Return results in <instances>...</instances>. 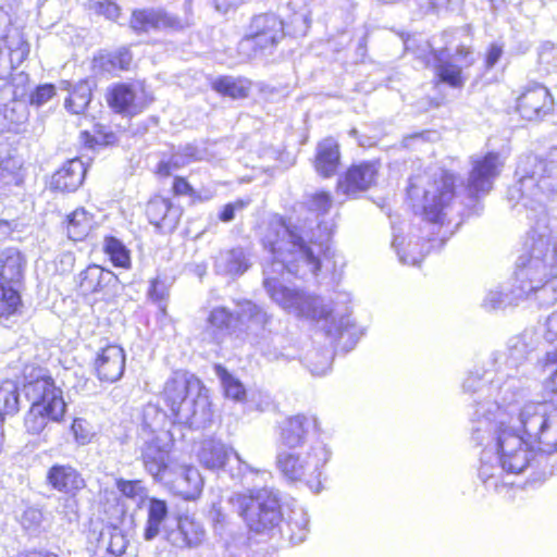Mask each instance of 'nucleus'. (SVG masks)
I'll return each instance as SVG.
<instances>
[{"label": "nucleus", "mask_w": 557, "mask_h": 557, "mask_svg": "<svg viewBox=\"0 0 557 557\" xmlns=\"http://www.w3.org/2000/svg\"><path fill=\"white\" fill-rule=\"evenodd\" d=\"M497 408L495 419L485 418L475 409L472 441L484 446L480 456L479 478L486 486L498 491L503 473H520L533 457L534 444L544 453L557 450V407L550 401H529L516 410L511 401Z\"/></svg>", "instance_id": "f257e3e1"}, {"label": "nucleus", "mask_w": 557, "mask_h": 557, "mask_svg": "<svg viewBox=\"0 0 557 557\" xmlns=\"http://www.w3.org/2000/svg\"><path fill=\"white\" fill-rule=\"evenodd\" d=\"M334 223L318 221L272 224L264 246L272 253L271 263L263 269V288L271 300L284 311L310 320L327 319L333 309L318 296L284 281L285 272L299 277L318 275L325 262L336 258L331 248Z\"/></svg>", "instance_id": "f03ea898"}, {"label": "nucleus", "mask_w": 557, "mask_h": 557, "mask_svg": "<svg viewBox=\"0 0 557 557\" xmlns=\"http://www.w3.org/2000/svg\"><path fill=\"white\" fill-rule=\"evenodd\" d=\"M557 173V147L552 148L545 158L530 154L519 161L516 174L518 182L508 189V200L513 206L521 205L534 215L535 224L529 233V252L536 246H545L550 256L548 260L557 261V219L548 216L545 206L556 190L553 175Z\"/></svg>", "instance_id": "7ed1b4c3"}, {"label": "nucleus", "mask_w": 557, "mask_h": 557, "mask_svg": "<svg viewBox=\"0 0 557 557\" xmlns=\"http://www.w3.org/2000/svg\"><path fill=\"white\" fill-rule=\"evenodd\" d=\"M162 399L177 423L200 429L211 421L212 410L208 389L191 373L174 372L164 384Z\"/></svg>", "instance_id": "20e7f679"}, {"label": "nucleus", "mask_w": 557, "mask_h": 557, "mask_svg": "<svg viewBox=\"0 0 557 557\" xmlns=\"http://www.w3.org/2000/svg\"><path fill=\"white\" fill-rule=\"evenodd\" d=\"M24 375V391L32 401L24 424L28 433L40 434L49 422H59L63 418L66 408L63 392L40 368L25 367Z\"/></svg>", "instance_id": "39448f33"}, {"label": "nucleus", "mask_w": 557, "mask_h": 557, "mask_svg": "<svg viewBox=\"0 0 557 557\" xmlns=\"http://www.w3.org/2000/svg\"><path fill=\"white\" fill-rule=\"evenodd\" d=\"M455 182L456 177L444 170L411 177L407 193L413 210L426 221L442 224L455 197Z\"/></svg>", "instance_id": "423d86ee"}, {"label": "nucleus", "mask_w": 557, "mask_h": 557, "mask_svg": "<svg viewBox=\"0 0 557 557\" xmlns=\"http://www.w3.org/2000/svg\"><path fill=\"white\" fill-rule=\"evenodd\" d=\"M144 432L147 437L141 447V460L154 480L162 481L166 474L173 436L169 426L172 422L164 411L154 405L144 409Z\"/></svg>", "instance_id": "0eeeda50"}, {"label": "nucleus", "mask_w": 557, "mask_h": 557, "mask_svg": "<svg viewBox=\"0 0 557 557\" xmlns=\"http://www.w3.org/2000/svg\"><path fill=\"white\" fill-rule=\"evenodd\" d=\"M331 458V450L322 442L313 443L301 451H280L276 465L289 481L305 482L309 488L319 493L321 490L322 469Z\"/></svg>", "instance_id": "6e6552de"}, {"label": "nucleus", "mask_w": 557, "mask_h": 557, "mask_svg": "<svg viewBox=\"0 0 557 557\" xmlns=\"http://www.w3.org/2000/svg\"><path fill=\"white\" fill-rule=\"evenodd\" d=\"M550 256L545 246H536L533 253L521 256L518 260L520 282L532 286V295L544 302L557 301V261L548 260Z\"/></svg>", "instance_id": "1a4fd4ad"}, {"label": "nucleus", "mask_w": 557, "mask_h": 557, "mask_svg": "<svg viewBox=\"0 0 557 557\" xmlns=\"http://www.w3.org/2000/svg\"><path fill=\"white\" fill-rule=\"evenodd\" d=\"M230 503L256 533L273 529L282 521L278 496L272 490L251 491L249 495L235 494Z\"/></svg>", "instance_id": "9d476101"}, {"label": "nucleus", "mask_w": 557, "mask_h": 557, "mask_svg": "<svg viewBox=\"0 0 557 557\" xmlns=\"http://www.w3.org/2000/svg\"><path fill=\"white\" fill-rule=\"evenodd\" d=\"M487 366L488 368H478L475 371L470 372L462 383L463 392L475 396L472 405L471 431L473 430V419L476 408H480L485 418L495 419L497 408L492 407L491 412L488 408L492 404L500 405V403L498 400L490 401L486 399L491 396V392L496 391L498 394H506L515 387V384H509L505 379L503 369L493 367L490 360L487 361ZM502 405H504L503 400Z\"/></svg>", "instance_id": "9b49d317"}, {"label": "nucleus", "mask_w": 557, "mask_h": 557, "mask_svg": "<svg viewBox=\"0 0 557 557\" xmlns=\"http://www.w3.org/2000/svg\"><path fill=\"white\" fill-rule=\"evenodd\" d=\"M231 456L234 457V460L237 463L236 469H234L233 466H230L226 470L232 479H242L243 484L249 485V476H263L267 474L265 472L252 469L240 458L237 451L232 447L226 446L221 441L212 438L205 440L198 451V460L200 465L209 470H220L226 467V462L230 460Z\"/></svg>", "instance_id": "f8f14e48"}, {"label": "nucleus", "mask_w": 557, "mask_h": 557, "mask_svg": "<svg viewBox=\"0 0 557 557\" xmlns=\"http://www.w3.org/2000/svg\"><path fill=\"white\" fill-rule=\"evenodd\" d=\"M540 344V336L533 329H527L521 334L513 336L508 342L507 352H495L490 359L493 367L503 369L505 379L509 384H515L518 367L527 360Z\"/></svg>", "instance_id": "ddd939ff"}, {"label": "nucleus", "mask_w": 557, "mask_h": 557, "mask_svg": "<svg viewBox=\"0 0 557 557\" xmlns=\"http://www.w3.org/2000/svg\"><path fill=\"white\" fill-rule=\"evenodd\" d=\"M285 37L284 22L274 13L256 15L249 25L242 47L257 46L261 50L275 47Z\"/></svg>", "instance_id": "4468645a"}, {"label": "nucleus", "mask_w": 557, "mask_h": 557, "mask_svg": "<svg viewBox=\"0 0 557 557\" xmlns=\"http://www.w3.org/2000/svg\"><path fill=\"white\" fill-rule=\"evenodd\" d=\"M503 162L496 152L472 159L467 190L471 197L487 194L493 188L495 178L499 175Z\"/></svg>", "instance_id": "2eb2a0df"}, {"label": "nucleus", "mask_w": 557, "mask_h": 557, "mask_svg": "<svg viewBox=\"0 0 557 557\" xmlns=\"http://www.w3.org/2000/svg\"><path fill=\"white\" fill-rule=\"evenodd\" d=\"M29 53V45L15 28H8L0 37V79L7 78Z\"/></svg>", "instance_id": "dca6fc26"}, {"label": "nucleus", "mask_w": 557, "mask_h": 557, "mask_svg": "<svg viewBox=\"0 0 557 557\" xmlns=\"http://www.w3.org/2000/svg\"><path fill=\"white\" fill-rule=\"evenodd\" d=\"M553 107L554 100L549 90L537 83L525 86L517 100L520 115L529 121L542 119L553 110Z\"/></svg>", "instance_id": "f3484780"}, {"label": "nucleus", "mask_w": 557, "mask_h": 557, "mask_svg": "<svg viewBox=\"0 0 557 557\" xmlns=\"http://www.w3.org/2000/svg\"><path fill=\"white\" fill-rule=\"evenodd\" d=\"M531 296L532 286L520 282L517 269L512 283L508 286L502 285L490 289L482 301V307L488 311L500 310L508 306H517L521 300Z\"/></svg>", "instance_id": "a211bd4d"}, {"label": "nucleus", "mask_w": 557, "mask_h": 557, "mask_svg": "<svg viewBox=\"0 0 557 557\" xmlns=\"http://www.w3.org/2000/svg\"><path fill=\"white\" fill-rule=\"evenodd\" d=\"M471 54L472 52L469 48L465 46L459 47L456 57L463 59V62L461 65H458L446 59V50L434 51V69L438 79L454 88L462 87L466 78L462 75L461 67H468L473 64L474 60Z\"/></svg>", "instance_id": "6ab92c4d"}, {"label": "nucleus", "mask_w": 557, "mask_h": 557, "mask_svg": "<svg viewBox=\"0 0 557 557\" xmlns=\"http://www.w3.org/2000/svg\"><path fill=\"white\" fill-rule=\"evenodd\" d=\"M108 102L117 113L135 115L147 107L149 100L141 88L117 84L110 89Z\"/></svg>", "instance_id": "aec40b11"}, {"label": "nucleus", "mask_w": 557, "mask_h": 557, "mask_svg": "<svg viewBox=\"0 0 557 557\" xmlns=\"http://www.w3.org/2000/svg\"><path fill=\"white\" fill-rule=\"evenodd\" d=\"M379 164L362 162L350 166L344 176L338 180L337 188L341 193L355 197L357 194L370 188L377 176Z\"/></svg>", "instance_id": "412c9836"}, {"label": "nucleus", "mask_w": 557, "mask_h": 557, "mask_svg": "<svg viewBox=\"0 0 557 557\" xmlns=\"http://www.w3.org/2000/svg\"><path fill=\"white\" fill-rule=\"evenodd\" d=\"M191 24L187 16L181 20L162 10H139L133 13L131 26L137 32L151 29H183Z\"/></svg>", "instance_id": "4be33fe9"}, {"label": "nucleus", "mask_w": 557, "mask_h": 557, "mask_svg": "<svg viewBox=\"0 0 557 557\" xmlns=\"http://www.w3.org/2000/svg\"><path fill=\"white\" fill-rule=\"evenodd\" d=\"M95 369L100 381L116 382L125 369V352L121 346L108 345L95 359Z\"/></svg>", "instance_id": "5701e85b"}, {"label": "nucleus", "mask_w": 557, "mask_h": 557, "mask_svg": "<svg viewBox=\"0 0 557 557\" xmlns=\"http://www.w3.org/2000/svg\"><path fill=\"white\" fill-rule=\"evenodd\" d=\"M319 425L313 416L296 414L285 419L281 425L280 441L289 448L302 445L309 433Z\"/></svg>", "instance_id": "b1692460"}, {"label": "nucleus", "mask_w": 557, "mask_h": 557, "mask_svg": "<svg viewBox=\"0 0 557 557\" xmlns=\"http://www.w3.org/2000/svg\"><path fill=\"white\" fill-rule=\"evenodd\" d=\"M47 480L54 490L73 496L86 486L84 478L71 466H52Z\"/></svg>", "instance_id": "393cba45"}, {"label": "nucleus", "mask_w": 557, "mask_h": 557, "mask_svg": "<svg viewBox=\"0 0 557 557\" xmlns=\"http://www.w3.org/2000/svg\"><path fill=\"white\" fill-rule=\"evenodd\" d=\"M116 283L117 277L113 272L96 264L87 267L78 275V287L84 295L101 293Z\"/></svg>", "instance_id": "a878e982"}, {"label": "nucleus", "mask_w": 557, "mask_h": 557, "mask_svg": "<svg viewBox=\"0 0 557 557\" xmlns=\"http://www.w3.org/2000/svg\"><path fill=\"white\" fill-rule=\"evenodd\" d=\"M86 174V168L78 158L69 160L52 176L51 185L61 191H74L83 183Z\"/></svg>", "instance_id": "bb28decb"}, {"label": "nucleus", "mask_w": 557, "mask_h": 557, "mask_svg": "<svg viewBox=\"0 0 557 557\" xmlns=\"http://www.w3.org/2000/svg\"><path fill=\"white\" fill-rule=\"evenodd\" d=\"M339 147L334 138L327 137L318 144L314 165L320 175L324 177L334 175L339 165Z\"/></svg>", "instance_id": "cd10ccee"}, {"label": "nucleus", "mask_w": 557, "mask_h": 557, "mask_svg": "<svg viewBox=\"0 0 557 557\" xmlns=\"http://www.w3.org/2000/svg\"><path fill=\"white\" fill-rule=\"evenodd\" d=\"M146 214L151 224L172 228L178 221L180 211L172 207L169 199L157 196L147 203Z\"/></svg>", "instance_id": "c85d7f7f"}, {"label": "nucleus", "mask_w": 557, "mask_h": 557, "mask_svg": "<svg viewBox=\"0 0 557 557\" xmlns=\"http://www.w3.org/2000/svg\"><path fill=\"white\" fill-rule=\"evenodd\" d=\"M219 274L242 275L250 267L249 256L244 248L237 247L220 252L214 263Z\"/></svg>", "instance_id": "c756f323"}, {"label": "nucleus", "mask_w": 557, "mask_h": 557, "mask_svg": "<svg viewBox=\"0 0 557 557\" xmlns=\"http://www.w3.org/2000/svg\"><path fill=\"white\" fill-rule=\"evenodd\" d=\"M203 487V480L197 468L181 466L177 476L173 481L175 493L185 499H196Z\"/></svg>", "instance_id": "7c9ffc66"}, {"label": "nucleus", "mask_w": 557, "mask_h": 557, "mask_svg": "<svg viewBox=\"0 0 557 557\" xmlns=\"http://www.w3.org/2000/svg\"><path fill=\"white\" fill-rule=\"evenodd\" d=\"M25 260L16 248H7L0 253V281L17 285L24 272Z\"/></svg>", "instance_id": "2f4dec72"}, {"label": "nucleus", "mask_w": 557, "mask_h": 557, "mask_svg": "<svg viewBox=\"0 0 557 557\" xmlns=\"http://www.w3.org/2000/svg\"><path fill=\"white\" fill-rule=\"evenodd\" d=\"M393 248L396 250L399 261L404 264L417 265L426 253V243H420L410 238L406 243V237L401 236L394 228Z\"/></svg>", "instance_id": "473e14b6"}, {"label": "nucleus", "mask_w": 557, "mask_h": 557, "mask_svg": "<svg viewBox=\"0 0 557 557\" xmlns=\"http://www.w3.org/2000/svg\"><path fill=\"white\" fill-rule=\"evenodd\" d=\"M62 89L69 90L70 96L65 99V108L74 113L82 114L91 100V87L87 81H81L73 86L67 81L60 83Z\"/></svg>", "instance_id": "72a5a7b5"}, {"label": "nucleus", "mask_w": 557, "mask_h": 557, "mask_svg": "<svg viewBox=\"0 0 557 557\" xmlns=\"http://www.w3.org/2000/svg\"><path fill=\"white\" fill-rule=\"evenodd\" d=\"M169 516L168 505L164 500L150 498L147 507V523L144 530V537L151 541L157 537Z\"/></svg>", "instance_id": "f704fd0d"}, {"label": "nucleus", "mask_w": 557, "mask_h": 557, "mask_svg": "<svg viewBox=\"0 0 557 557\" xmlns=\"http://www.w3.org/2000/svg\"><path fill=\"white\" fill-rule=\"evenodd\" d=\"M127 544L128 541L125 534L115 525L104 527L98 537V548L115 557L125 553Z\"/></svg>", "instance_id": "c9c22d12"}, {"label": "nucleus", "mask_w": 557, "mask_h": 557, "mask_svg": "<svg viewBox=\"0 0 557 557\" xmlns=\"http://www.w3.org/2000/svg\"><path fill=\"white\" fill-rule=\"evenodd\" d=\"M211 86L223 96L240 99L248 96L251 83L243 77L222 76L214 79Z\"/></svg>", "instance_id": "e433bc0d"}, {"label": "nucleus", "mask_w": 557, "mask_h": 557, "mask_svg": "<svg viewBox=\"0 0 557 557\" xmlns=\"http://www.w3.org/2000/svg\"><path fill=\"white\" fill-rule=\"evenodd\" d=\"M94 218L84 208L74 210L67 216V236L72 240H82L92 227Z\"/></svg>", "instance_id": "4c0bfd02"}, {"label": "nucleus", "mask_w": 557, "mask_h": 557, "mask_svg": "<svg viewBox=\"0 0 557 557\" xmlns=\"http://www.w3.org/2000/svg\"><path fill=\"white\" fill-rule=\"evenodd\" d=\"M214 373L219 377L224 395L227 398L237 403H244L247 400L246 388L237 377L220 364L214 367Z\"/></svg>", "instance_id": "58836bf2"}, {"label": "nucleus", "mask_w": 557, "mask_h": 557, "mask_svg": "<svg viewBox=\"0 0 557 557\" xmlns=\"http://www.w3.org/2000/svg\"><path fill=\"white\" fill-rule=\"evenodd\" d=\"M309 518L302 508L293 509L286 521L289 540L294 544L305 541L308 531Z\"/></svg>", "instance_id": "ea45409f"}, {"label": "nucleus", "mask_w": 557, "mask_h": 557, "mask_svg": "<svg viewBox=\"0 0 557 557\" xmlns=\"http://www.w3.org/2000/svg\"><path fill=\"white\" fill-rule=\"evenodd\" d=\"M309 518L302 508L293 509L286 521L289 540L294 544L305 541L308 531Z\"/></svg>", "instance_id": "a19ab883"}, {"label": "nucleus", "mask_w": 557, "mask_h": 557, "mask_svg": "<svg viewBox=\"0 0 557 557\" xmlns=\"http://www.w3.org/2000/svg\"><path fill=\"white\" fill-rule=\"evenodd\" d=\"M18 411V388L15 382L4 381L0 384V421L4 416Z\"/></svg>", "instance_id": "79ce46f5"}, {"label": "nucleus", "mask_w": 557, "mask_h": 557, "mask_svg": "<svg viewBox=\"0 0 557 557\" xmlns=\"http://www.w3.org/2000/svg\"><path fill=\"white\" fill-rule=\"evenodd\" d=\"M21 305V297L15 286L0 281V319L13 315Z\"/></svg>", "instance_id": "37998d69"}, {"label": "nucleus", "mask_w": 557, "mask_h": 557, "mask_svg": "<svg viewBox=\"0 0 557 557\" xmlns=\"http://www.w3.org/2000/svg\"><path fill=\"white\" fill-rule=\"evenodd\" d=\"M177 530L183 535L184 543L188 546L198 545L205 534L202 525L188 516H183L177 519Z\"/></svg>", "instance_id": "c03bdc74"}, {"label": "nucleus", "mask_w": 557, "mask_h": 557, "mask_svg": "<svg viewBox=\"0 0 557 557\" xmlns=\"http://www.w3.org/2000/svg\"><path fill=\"white\" fill-rule=\"evenodd\" d=\"M103 250L115 267L128 268L131 264L129 251L124 244L115 237L104 239Z\"/></svg>", "instance_id": "a18cd8bd"}, {"label": "nucleus", "mask_w": 557, "mask_h": 557, "mask_svg": "<svg viewBox=\"0 0 557 557\" xmlns=\"http://www.w3.org/2000/svg\"><path fill=\"white\" fill-rule=\"evenodd\" d=\"M21 168L20 162L14 158L0 159V193L12 184L17 185L20 183L18 170Z\"/></svg>", "instance_id": "49530a36"}, {"label": "nucleus", "mask_w": 557, "mask_h": 557, "mask_svg": "<svg viewBox=\"0 0 557 557\" xmlns=\"http://www.w3.org/2000/svg\"><path fill=\"white\" fill-rule=\"evenodd\" d=\"M238 317L240 320H247L261 327H264L270 320V317L262 308L249 300L239 304Z\"/></svg>", "instance_id": "de8ad7c7"}, {"label": "nucleus", "mask_w": 557, "mask_h": 557, "mask_svg": "<svg viewBox=\"0 0 557 557\" xmlns=\"http://www.w3.org/2000/svg\"><path fill=\"white\" fill-rule=\"evenodd\" d=\"M233 321V314L224 307L214 308L208 318L209 327L212 329L214 337L219 339V335L230 329Z\"/></svg>", "instance_id": "09e8293b"}, {"label": "nucleus", "mask_w": 557, "mask_h": 557, "mask_svg": "<svg viewBox=\"0 0 557 557\" xmlns=\"http://www.w3.org/2000/svg\"><path fill=\"white\" fill-rule=\"evenodd\" d=\"M332 203V197L329 193L318 191L311 195L308 201V207L311 212L317 214V219H319L321 215H324L330 211Z\"/></svg>", "instance_id": "8fccbe9b"}, {"label": "nucleus", "mask_w": 557, "mask_h": 557, "mask_svg": "<svg viewBox=\"0 0 557 557\" xmlns=\"http://www.w3.org/2000/svg\"><path fill=\"white\" fill-rule=\"evenodd\" d=\"M332 357L330 352L315 354L308 357V368L313 375H324L331 367Z\"/></svg>", "instance_id": "3c124183"}, {"label": "nucleus", "mask_w": 557, "mask_h": 557, "mask_svg": "<svg viewBox=\"0 0 557 557\" xmlns=\"http://www.w3.org/2000/svg\"><path fill=\"white\" fill-rule=\"evenodd\" d=\"M169 296V285L162 281L160 277H157L151 282V286L149 289V297L158 302L159 308L164 312L165 311V299Z\"/></svg>", "instance_id": "603ef678"}, {"label": "nucleus", "mask_w": 557, "mask_h": 557, "mask_svg": "<svg viewBox=\"0 0 557 557\" xmlns=\"http://www.w3.org/2000/svg\"><path fill=\"white\" fill-rule=\"evenodd\" d=\"M116 488L128 498H139L145 496V488L140 481H126L123 479L116 480Z\"/></svg>", "instance_id": "864d4df0"}, {"label": "nucleus", "mask_w": 557, "mask_h": 557, "mask_svg": "<svg viewBox=\"0 0 557 557\" xmlns=\"http://www.w3.org/2000/svg\"><path fill=\"white\" fill-rule=\"evenodd\" d=\"M22 527L30 532H36L42 522V512L34 507H28L21 516Z\"/></svg>", "instance_id": "5fc2aeb1"}, {"label": "nucleus", "mask_w": 557, "mask_h": 557, "mask_svg": "<svg viewBox=\"0 0 557 557\" xmlns=\"http://www.w3.org/2000/svg\"><path fill=\"white\" fill-rule=\"evenodd\" d=\"M71 429L76 442L81 445L89 443L94 435L89 423L81 418H77L73 421Z\"/></svg>", "instance_id": "6e6d98bb"}, {"label": "nucleus", "mask_w": 557, "mask_h": 557, "mask_svg": "<svg viewBox=\"0 0 557 557\" xmlns=\"http://www.w3.org/2000/svg\"><path fill=\"white\" fill-rule=\"evenodd\" d=\"M115 53H101L94 59L95 67H98L100 71L113 74L117 71H123L120 67L117 60L114 58Z\"/></svg>", "instance_id": "4d7b16f0"}, {"label": "nucleus", "mask_w": 557, "mask_h": 557, "mask_svg": "<svg viewBox=\"0 0 557 557\" xmlns=\"http://www.w3.org/2000/svg\"><path fill=\"white\" fill-rule=\"evenodd\" d=\"M542 336L547 343H557V309L545 318L542 323Z\"/></svg>", "instance_id": "13d9d810"}, {"label": "nucleus", "mask_w": 557, "mask_h": 557, "mask_svg": "<svg viewBox=\"0 0 557 557\" xmlns=\"http://www.w3.org/2000/svg\"><path fill=\"white\" fill-rule=\"evenodd\" d=\"M55 94V88L52 84H45L36 88L30 96V102L36 106H42L49 101Z\"/></svg>", "instance_id": "bf43d9fd"}, {"label": "nucleus", "mask_w": 557, "mask_h": 557, "mask_svg": "<svg viewBox=\"0 0 557 557\" xmlns=\"http://www.w3.org/2000/svg\"><path fill=\"white\" fill-rule=\"evenodd\" d=\"M187 163L185 154L182 151L175 152L168 162H161L159 164V173L161 175H170L172 170L185 166Z\"/></svg>", "instance_id": "052dcab7"}, {"label": "nucleus", "mask_w": 557, "mask_h": 557, "mask_svg": "<svg viewBox=\"0 0 557 557\" xmlns=\"http://www.w3.org/2000/svg\"><path fill=\"white\" fill-rule=\"evenodd\" d=\"M272 405L271 397L267 393L257 392L252 393L249 399V406L251 409L259 411L268 410Z\"/></svg>", "instance_id": "680f3d73"}, {"label": "nucleus", "mask_w": 557, "mask_h": 557, "mask_svg": "<svg viewBox=\"0 0 557 557\" xmlns=\"http://www.w3.org/2000/svg\"><path fill=\"white\" fill-rule=\"evenodd\" d=\"M82 135L86 138V144L89 147L107 146V145L114 143V140H115V136L113 133H106V134L99 133L96 136H91L89 133L83 132Z\"/></svg>", "instance_id": "e2e57ef3"}, {"label": "nucleus", "mask_w": 557, "mask_h": 557, "mask_svg": "<svg viewBox=\"0 0 557 557\" xmlns=\"http://www.w3.org/2000/svg\"><path fill=\"white\" fill-rule=\"evenodd\" d=\"M246 205L247 202H245L244 200H237L235 202L225 205L219 214V219L222 222H231L235 218V212L243 210L246 207Z\"/></svg>", "instance_id": "0e129e2a"}, {"label": "nucleus", "mask_w": 557, "mask_h": 557, "mask_svg": "<svg viewBox=\"0 0 557 557\" xmlns=\"http://www.w3.org/2000/svg\"><path fill=\"white\" fill-rule=\"evenodd\" d=\"M97 10L100 14H102L107 18L113 20V21L116 20L120 14L119 7L115 3L110 2V1L99 2L97 4Z\"/></svg>", "instance_id": "69168bd1"}, {"label": "nucleus", "mask_w": 557, "mask_h": 557, "mask_svg": "<svg viewBox=\"0 0 557 557\" xmlns=\"http://www.w3.org/2000/svg\"><path fill=\"white\" fill-rule=\"evenodd\" d=\"M503 54V48L496 44H493L486 54V66L488 69L493 67L499 60Z\"/></svg>", "instance_id": "338daca9"}, {"label": "nucleus", "mask_w": 557, "mask_h": 557, "mask_svg": "<svg viewBox=\"0 0 557 557\" xmlns=\"http://www.w3.org/2000/svg\"><path fill=\"white\" fill-rule=\"evenodd\" d=\"M115 53V59L117 60L116 62H119V65L120 67H122L123 70H127L132 63V54L129 52L128 49H120L119 51L114 52Z\"/></svg>", "instance_id": "774afa93"}]
</instances>
